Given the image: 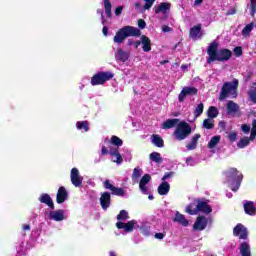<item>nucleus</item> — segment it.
I'll use <instances>...</instances> for the list:
<instances>
[{
    "label": "nucleus",
    "mask_w": 256,
    "mask_h": 256,
    "mask_svg": "<svg viewBox=\"0 0 256 256\" xmlns=\"http://www.w3.org/2000/svg\"><path fill=\"white\" fill-rule=\"evenodd\" d=\"M174 221L176 223H179L180 225H182L183 227H187L189 225V220L185 218V215L176 212Z\"/></svg>",
    "instance_id": "bb28decb"
},
{
    "label": "nucleus",
    "mask_w": 256,
    "mask_h": 256,
    "mask_svg": "<svg viewBox=\"0 0 256 256\" xmlns=\"http://www.w3.org/2000/svg\"><path fill=\"white\" fill-rule=\"evenodd\" d=\"M200 33H201V24H198L190 29V37L192 39H198Z\"/></svg>",
    "instance_id": "2f4dec72"
},
{
    "label": "nucleus",
    "mask_w": 256,
    "mask_h": 256,
    "mask_svg": "<svg viewBox=\"0 0 256 256\" xmlns=\"http://www.w3.org/2000/svg\"><path fill=\"white\" fill-rule=\"evenodd\" d=\"M40 203H44L45 205H48L52 211L55 209V205L53 204V199H51V196L49 194H42L39 198Z\"/></svg>",
    "instance_id": "5701e85b"
},
{
    "label": "nucleus",
    "mask_w": 256,
    "mask_h": 256,
    "mask_svg": "<svg viewBox=\"0 0 256 256\" xmlns=\"http://www.w3.org/2000/svg\"><path fill=\"white\" fill-rule=\"evenodd\" d=\"M247 7H250V15L251 17H255L256 13V0H250V5Z\"/></svg>",
    "instance_id": "a18cd8bd"
},
{
    "label": "nucleus",
    "mask_w": 256,
    "mask_h": 256,
    "mask_svg": "<svg viewBox=\"0 0 256 256\" xmlns=\"http://www.w3.org/2000/svg\"><path fill=\"white\" fill-rule=\"evenodd\" d=\"M233 51L236 57H241V55H243V48H241V46L235 47Z\"/></svg>",
    "instance_id": "8fccbe9b"
},
{
    "label": "nucleus",
    "mask_w": 256,
    "mask_h": 256,
    "mask_svg": "<svg viewBox=\"0 0 256 256\" xmlns=\"http://www.w3.org/2000/svg\"><path fill=\"white\" fill-rule=\"evenodd\" d=\"M129 57H131V53L121 48H118L117 51L115 52V59L120 63H125L126 61H129Z\"/></svg>",
    "instance_id": "2eb2a0df"
},
{
    "label": "nucleus",
    "mask_w": 256,
    "mask_h": 256,
    "mask_svg": "<svg viewBox=\"0 0 256 256\" xmlns=\"http://www.w3.org/2000/svg\"><path fill=\"white\" fill-rule=\"evenodd\" d=\"M219 127H221V129H225V127H226L225 121H220L219 122Z\"/></svg>",
    "instance_id": "0e129e2a"
},
{
    "label": "nucleus",
    "mask_w": 256,
    "mask_h": 256,
    "mask_svg": "<svg viewBox=\"0 0 256 256\" xmlns=\"http://www.w3.org/2000/svg\"><path fill=\"white\" fill-rule=\"evenodd\" d=\"M141 175H143V169L139 167L134 168L132 173V181H134V183H137V180L141 177Z\"/></svg>",
    "instance_id": "c9c22d12"
},
{
    "label": "nucleus",
    "mask_w": 256,
    "mask_h": 256,
    "mask_svg": "<svg viewBox=\"0 0 256 256\" xmlns=\"http://www.w3.org/2000/svg\"><path fill=\"white\" fill-rule=\"evenodd\" d=\"M251 141V138L249 137H244L241 138L240 141L237 143L238 149H244V147H247Z\"/></svg>",
    "instance_id": "58836bf2"
},
{
    "label": "nucleus",
    "mask_w": 256,
    "mask_h": 256,
    "mask_svg": "<svg viewBox=\"0 0 256 256\" xmlns=\"http://www.w3.org/2000/svg\"><path fill=\"white\" fill-rule=\"evenodd\" d=\"M103 35L105 37H107V35H109V28H107V26H104L102 29Z\"/></svg>",
    "instance_id": "052dcab7"
},
{
    "label": "nucleus",
    "mask_w": 256,
    "mask_h": 256,
    "mask_svg": "<svg viewBox=\"0 0 256 256\" xmlns=\"http://www.w3.org/2000/svg\"><path fill=\"white\" fill-rule=\"evenodd\" d=\"M148 183H151V175L145 174L139 182V189L144 195H149Z\"/></svg>",
    "instance_id": "f8f14e48"
},
{
    "label": "nucleus",
    "mask_w": 256,
    "mask_h": 256,
    "mask_svg": "<svg viewBox=\"0 0 256 256\" xmlns=\"http://www.w3.org/2000/svg\"><path fill=\"white\" fill-rule=\"evenodd\" d=\"M154 237H155V239L161 240V239H163L165 237V234H163V233H156L154 235Z\"/></svg>",
    "instance_id": "13d9d810"
},
{
    "label": "nucleus",
    "mask_w": 256,
    "mask_h": 256,
    "mask_svg": "<svg viewBox=\"0 0 256 256\" xmlns=\"http://www.w3.org/2000/svg\"><path fill=\"white\" fill-rule=\"evenodd\" d=\"M67 197H69V193L67 192V189H65L64 186L60 187L58 189L57 195H56V201L59 205L62 203H65L67 201Z\"/></svg>",
    "instance_id": "f3484780"
},
{
    "label": "nucleus",
    "mask_w": 256,
    "mask_h": 256,
    "mask_svg": "<svg viewBox=\"0 0 256 256\" xmlns=\"http://www.w3.org/2000/svg\"><path fill=\"white\" fill-rule=\"evenodd\" d=\"M233 235L245 241L247 240V237H249V231L243 224H237L233 229Z\"/></svg>",
    "instance_id": "1a4fd4ad"
},
{
    "label": "nucleus",
    "mask_w": 256,
    "mask_h": 256,
    "mask_svg": "<svg viewBox=\"0 0 256 256\" xmlns=\"http://www.w3.org/2000/svg\"><path fill=\"white\" fill-rule=\"evenodd\" d=\"M207 217L205 216H198L194 225H193V229L194 231H203L205 230V228L207 227Z\"/></svg>",
    "instance_id": "4468645a"
},
{
    "label": "nucleus",
    "mask_w": 256,
    "mask_h": 256,
    "mask_svg": "<svg viewBox=\"0 0 256 256\" xmlns=\"http://www.w3.org/2000/svg\"><path fill=\"white\" fill-rule=\"evenodd\" d=\"M135 225H137L135 220L128 221L127 223L121 221L116 223L117 229H124L126 233H131L135 229Z\"/></svg>",
    "instance_id": "ddd939ff"
},
{
    "label": "nucleus",
    "mask_w": 256,
    "mask_h": 256,
    "mask_svg": "<svg viewBox=\"0 0 256 256\" xmlns=\"http://www.w3.org/2000/svg\"><path fill=\"white\" fill-rule=\"evenodd\" d=\"M127 37H141V30L133 26H124L120 28L114 36V43L121 45Z\"/></svg>",
    "instance_id": "f03ea898"
},
{
    "label": "nucleus",
    "mask_w": 256,
    "mask_h": 256,
    "mask_svg": "<svg viewBox=\"0 0 256 256\" xmlns=\"http://www.w3.org/2000/svg\"><path fill=\"white\" fill-rule=\"evenodd\" d=\"M212 211L213 209L209 205V200L196 199L186 207V213L189 215H197V213L209 215Z\"/></svg>",
    "instance_id": "f257e3e1"
},
{
    "label": "nucleus",
    "mask_w": 256,
    "mask_h": 256,
    "mask_svg": "<svg viewBox=\"0 0 256 256\" xmlns=\"http://www.w3.org/2000/svg\"><path fill=\"white\" fill-rule=\"evenodd\" d=\"M177 125H179V119H168L162 123V129H173Z\"/></svg>",
    "instance_id": "393cba45"
},
{
    "label": "nucleus",
    "mask_w": 256,
    "mask_h": 256,
    "mask_svg": "<svg viewBox=\"0 0 256 256\" xmlns=\"http://www.w3.org/2000/svg\"><path fill=\"white\" fill-rule=\"evenodd\" d=\"M101 153L103 155H107V153H109V150L107 149V147L103 146L102 149H101Z\"/></svg>",
    "instance_id": "e2e57ef3"
},
{
    "label": "nucleus",
    "mask_w": 256,
    "mask_h": 256,
    "mask_svg": "<svg viewBox=\"0 0 256 256\" xmlns=\"http://www.w3.org/2000/svg\"><path fill=\"white\" fill-rule=\"evenodd\" d=\"M173 135L177 141H183L184 139H187V137L191 135V125L185 121L180 122L177 125Z\"/></svg>",
    "instance_id": "39448f33"
},
{
    "label": "nucleus",
    "mask_w": 256,
    "mask_h": 256,
    "mask_svg": "<svg viewBox=\"0 0 256 256\" xmlns=\"http://www.w3.org/2000/svg\"><path fill=\"white\" fill-rule=\"evenodd\" d=\"M235 13H237V10L235 8H231L230 10H228V12L226 13V15H235Z\"/></svg>",
    "instance_id": "bf43d9fd"
},
{
    "label": "nucleus",
    "mask_w": 256,
    "mask_h": 256,
    "mask_svg": "<svg viewBox=\"0 0 256 256\" xmlns=\"http://www.w3.org/2000/svg\"><path fill=\"white\" fill-rule=\"evenodd\" d=\"M112 145H115L116 147H121L123 145V140L117 136H112L111 138Z\"/></svg>",
    "instance_id": "49530a36"
},
{
    "label": "nucleus",
    "mask_w": 256,
    "mask_h": 256,
    "mask_svg": "<svg viewBox=\"0 0 256 256\" xmlns=\"http://www.w3.org/2000/svg\"><path fill=\"white\" fill-rule=\"evenodd\" d=\"M116 219L118 221H127V219H129V212H127L126 210H121L120 213L117 215Z\"/></svg>",
    "instance_id": "a19ab883"
},
{
    "label": "nucleus",
    "mask_w": 256,
    "mask_h": 256,
    "mask_svg": "<svg viewBox=\"0 0 256 256\" xmlns=\"http://www.w3.org/2000/svg\"><path fill=\"white\" fill-rule=\"evenodd\" d=\"M152 143L156 147H163V145H164L163 138H161V136H159L157 134L152 135Z\"/></svg>",
    "instance_id": "473e14b6"
},
{
    "label": "nucleus",
    "mask_w": 256,
    "mask_h": 256,
    "mask_svg": "<svg viewBox=\"0 0 256 256\" xmlns=\"http://www.w3.org/2000/svg\"><path fill=\"white\" fill-rule=\"evenodd\" d=\"M149 159L157 165H161V163H163V157H161V154L159 152H152L149 155Z\"/></svg>",
    "instance_id": "7c9ffc66"
},
{
    "label": "nucleus",
    "mask_w": 256,
    "mask_h": 256,
    "mask_svg": "<svg viewBox=\"0 0 256 256\" xmlns=\"http://www.w3.org/2000/svg\"><path fill=\"white\" fill-rule=\"evenodd\" d=\"M139 45H141V41H136V42H134V48H135V49H138V48H139Z\"/></svg>",
    "instance_id": "338daca9"
},
{
    "label": "nucleus",
    "mask_w": 256,
    "mask_h": 256,
    "mask_svg": "<svg viewBox=\"0 0 256 256\" xmlns=\"http://www.w3.org/2000/svg\"><path fill=\"white\" fill-rule=\"evenodd\" d=\"M203 109H204V105L203 103H200L197 105V107L194 109V117H201V115L203 114Z\"/></svg>",
    "instance_id": "79ce46f5"
},
{
    "label": "nucleus",
    "mask_w": 256,
    "mask_h": 256,
    "mask_svg": "<svg viewBox=\"0 0 256 256\" xmlns=\"http://www.w3.org/2000/svg\"><path fill=\"white\" fill-rule=\"evenodd\" d=\"M135 41H133V39H128V47H131L132 45H134Z\"/></svg>",
    "instance_id": "69168bd1"
},
{
    "label": "nucleus",
    "mask_w": 256,
    "mask_h": 256,
    "mask_svg": "<svg viewBox=\"0 0 256 256\" xmlns=\"http://www.w3.org/2000/svg\"><path fill=\"white\" fill-rule=\"evenodd\" d=\"M70 179L74 187H81V185H83V177L79 175V170L77 168H72Z\"/></svg>",
    "instance_id": "9d476101"
},
{
    "label": "nucleus",
    "mask_w": 256,
    "mask_h": 256,
    "mask_svg": "<svg viewBox=\"0 0 256 256\" xmlns=\"http://www.w3.org/2000/svg\"><path fill=\"white\" fill-rule=\"evenodd\" d=\"M219 48V44L217 42H212L207 49V53L209 55L208 59H215V57L217 56V53L219 50H217Z\"/></svg>",
    "instance_id": "aec40b11"
},
{
    "label": "nucleus",
    "mask_w": 256,
    "mask_h": 256,
    "mask_svg": "<svg viewBox=\"0 0 256 256\" xmlns=\"http://www.w3.org/2000/svg\"><path fill=\"white\" fill-rule=\"evenodd\" d=\"M138 27H139V29H145V27H147V23L145 22V20L139 19L138 20Z\"/></svg>",
    "instance_id": "864d4df0"
},
{
    "label": "nucleus",
    "mask_w": 256,
    "mask_h": 256,
    "mask_svg": "<svg viewBox=\"0 0 256 256\" xmlns=\"http://www.w3.org/2000/svg\"><path fill=\"white\" fill-rule=\"evenodd\" d=\"M239 249L241 256H251V246L248 242H242Z\"/></svg>",
    "instance_id": "b1692460"
},
{
    "label": "nucleus",
    "mask_w": 256,
    "mask_h": 256,
    "mask_svg": "<svg viewBox=\"0 0 256 256\" xmlns=\"http://www.w3.org/2000/svg\"><path fill=\"white\" fill-rule=\"evenodd\" d=\"M202 125L204 129H213L215 127V120L211 118H207L203 121Z\"/></svg>",
    "instance_id": "ea45409f"
},
{
    "label": "nucleus",
    "mask_w": 256,
    "mask_h": 256,
    "mask_svg": "<svg viewBox=\"0 0 256 256\" xmlns=\"http://www.w3.org/2000/svg\"><path fill=\"white\" fill-rule=\"evenodd\" d=\"M76 127L77 129H84V131H89V122L87 121L77 122Z\"/></svg>",
    "instance_id": "c03bdc74"
},
{
    "label": "nucleus",
    "mask_w": 256,
    "mask_h": 256,
    "mask_svg": "<svg viewBox=\"0 0 256 256\" xmlns=\"http://www.w3.org/2000/svg\"><path fill=\"white\" fill-rule=\"evenodd\" d=\"M100 205L104 211H107L111 206V194L109 192L102 193L100 197Z\"/></svg>",
    "instance_id": "dca6fc26"
},
{
    "label": "nucleus",
    "mask_w": 256,
    "mask_h": 256,
    "mask_svg": "<svg viewBox=\"0 0 256 256\" xmlns=\"http://www.w3.org/2000/svg\"><path fill=\"white\" fill-rule=\"evenodd\" d=\"M113 77V72H98L91 78V85H105L106 81H111Z\"/></svg>",
    "instance_id": "423d86ee"
},
{
    "label": "nucleus",
    "mask_w": 256,
    "mask_h": 256,
    "mask_svg": "<svg viewBox=\"0 0 256 256\" xmlns=\"http://www.w3.org/2000/svg\"><path fill=\"white\" fill-rule=\"evenodd\" d=\"M199 139H201V134H195L192 137L191 142L186 146V149L188 151H193V150L197 149V143H198Z\"/></svg>",
    "instance_id": "a878e982"
},
{
    "label": "nucleus",
    "mask_w": 256,
    "mask_h": 256,
    "mask_svg": "<svg viewBox=\"0 0 256 256\" xmlns=\"http://www.w3.org/2000/svg\"><path fill=\"white\" fill-rule=\"evenodd\" d=\"M248 97L252 103H256V82L252 84L250 90L248 91Z\"/></svg>",
    "instance_id": "72a5a7b5"
},
{
    "label": "nucleus",
    "mask_w": 256,
    "mask_h": 256,
    "mask_svg": "<svg viewBox=\"0 0 256 256\" xmlns=\"http://www.w3.org/2000/svg\"><path fill=\"white\" fill-rule=\"evenodd\" d=\"M111 2L109 0H104L105 13L108 18H111Z\"/></svg>",
    "instance_id": "37998d69"
},
{
    "label": "nucleus",
    "mask_w": 256,
    "mask_h": 256,
    "mask_svg": "<svg viewBox=\"0 0 256 256\" xmlns=\"http://www.w3.org/2000/svg\"><path fill=\"white\" fill-rule=\"evenodd\" d=\"M237 87H239V80L234 78L232 82H225L220 91L219 100L225 101L229 95L237 97Z\"/></svg>",
    "instance_id": "7ed1b4c3"
},
{
    "label": "nucleus",
    "mask_w": 256,
    "mask_h": 256,
    "mask_svg": "<svg viewBox=\"0 0 256 256\" xmlns=\"http://www.w3.org/2000/svg\"><path fill=\"white\" fill-rule=\"evenodd\" d=\"M162 31H163V33H170V31H173V28H171L167 25H163L162 26Z\"/></svg>",
    "instance_id": "4d7b16f0"
},
{
    "label": "nucleus",
    "mask_w": 256,
    "mask_h": 256,
    "mask_svg": "<svg viewBox=\"0 0 256 256\" xmlns=\"http://www.w3.org/2000/svg\"><path fill=\"white\" fill-rule=\"evenodd\" d=\"M199 93V90L193 86H186L182 88V91L178 95V101L179 103H183L187 97H193V95H197Z\"/></svg>",
    "instance_id": "6e6552de"
},
{
    "label": "nucleus",
    "mask_w": 256,
    "mask_h": 256,
    "mask_svg": "<svg viewBox=\"0 0 256 256\" xmlns=\"http://www.w3.org/2000/svg\"><path fill=\"white\" fill-rule=\"evenodd\" d=\"M186 163H187V165H191V166H193V163H194L193 158H192V157H188V158H186Z\"/></svg>",
    "instance_id": "680f3d73"
},
{
    "label": "nucleus",
    "mask_w": 256,
    "mask_h": 256,
    "mask_svg": "<svg viewBox=\"0 0 256 256\" xmlns=\"http://www.w3.org/2000/svg\"><path fill=\"white\" fill-rule=\"evenodd\" d=\"M109 153L112 157H114L112 158L114 163H117V165H121V163H123V156H121V153H119V149H110Z\"/></svg>",
    "instance_id": "412c9836"
},
{
    "label": "nucleus",
    "mask_w": 256,
    "mask_h": 256,
    "mask_svg": "<svg viewBox=\"0 0 256 256\" xmlns=\"http://www.w3.org/2000/svg\"><path fill=\"white\" fill-rule=\"evenodd\" d=\"M203 3V0H195L194 5H201Z\"/></svg>",
    "instance_id": "774afa93"
},
{
    "label": "nucleus",
    "mask_w": 256,
    "mask_h": 256,
    "mask_svg": "<svg viewBox=\"0 0 256 256\" xmlns=\"http://www.w3.org/2000/svg\"><path fill=\"white\" fill-rule=\"evenodd\" d=\"M228 139L229 141H231L232 143L237 141V132H232L228 135Z\"/></svg>",
    "instance_id": "603ef678"
},
{
    "label": "nucleus",
    "mask_w": 256,
    "mask_h": 256,
    "mask_svg": "<svg viewBox=\"0 0 256 256\" xmlns=\"http://www.w3.org/2000/svg\"><path fill=\"white\" fill-rule=\"evenodd\" d=\"M49 219H51L52 221H63L65 219V211H63L62 209L51 211L49 213Z\"/></svg>",
    "instance_id": "a211bd4d"
},
{
    "label": "nucleus",
    "mask_w": 256,
    "mask_h": 256,
    "mask_svg": "<svg viewBox=\"0 0 256 256\" xmlns=\"http://www.w3.org/2000/svg\"><path fill=\"white\" fill-rule=\"evenodd\" d=\"M145 4L143 6L144 11H148V9H151L153 7V3H155V0H144Z\"/></svg>",
    "instance_id": "09e8293b"
},
{
    "label": "nucleus",
    "mask_w": 256,
    "mask_h": 256,
    "mask_svg": "<svg viewBox=\"0 0 256 256\" xmlns=\"http://www.w3.org/2000/svg\"><path fill=\"white\" fill-rule=\"evenodd\" d=\"M123 13V6H118L115 9V15H117V17H119V15H121Z\"/></svg>",
    "instance_id": "6e6d98bb"
},
{
    "label": "nucleus",
    "mask_w": 256,
    "mask_h": 256,
    "mask_svg": "<svg viewBox=\"0 0 256 256\" xmlns=\"http://www.w3.org/2000/svg\"><path fill=\"white\" fill-rule=\"evenodd\" d=\"M233 53L229 49H221L218 50L216 56L214 58H208V63H213V61H229Z\"/></svg>",
    "instance_id": "0eeeda50"
},
{
    "label": "nucleus",
    "mask_w": 256,
    "mask_h": 256,
    "mask_svg": "<svg viewBox=\"0 0 256 256\" xmlns=\"http://www.w3.org/2000/svg\"><path fill=\"white\" fill-rule=\"evenodd\" d=\"M227 182L231 183L232 191H239V187H241V181H243V174L239 175V171L236 168H231L226 172Z\"/></svg>",
    "instance_id": "20e7f679"
},
{
    "label": "nucleus",
    "mask_w": 256,
    "mask_h": 256,
    "mask_svg": "<svg viewBox=\"0 0 256 256\" xmlns=\"http://www.w3.org/2000/svg\"><path fill=\"white\" fill-rule=\"evenodd\" d=\"M104 187L105 189H109L111 191L112 195H116L117 197H124L125 196V190L123 188H117L111 184L109 180L104 181Z\"/></svg>",
    "instance_id": "9b49d317"
},
{
    "label": "nucleus",
    "mask_w": 256,
    "mask_h": 256,
    "mask_svg": "<svg viewBox=\"0 0 256 256\" xmlns=\"http://www.w3.org/2000/svg\"><path fill=\"white\" fill-rule=\"evenodd\" d=\"M253 27H255V24L253 22L246 25L242 30L243 37H249L250 33L253 31Z\"/></svg>",
    "instance_id": "4c0bfd02"
},
{
    "label": "nucleus",
    "mask_w": 256,
    "mask_h": 256,
    "mask_svg": "<svg viewBox=\"0 0 256 256\" xmlns=\"http://www.w3.org/2000/svg\"><path fill=\"white\" fill-rule=\"evenodd\" d=\"M255 137H256V120H253L251 134H250V140L254 141Z\"/></svg>",
    "instance_id": "de8ad7c7"
},
{
    "label": "nucleus",
    "mask_w": 256,
    "mask_h": 256,
    "mask_svg": "<svg viewBox=\"0 0 256 256\" xmlns=\"http://www.w3.org/2000/svg\"><path fill=\"white\" fill-rule=\"evenodd\" d=\"M244 211L246 215H255L256 213L255 203L253 201H245Z\"/></svg>",
    "instance_id": "4be33fe9"
},
{
    "label": "nucleus",
    "mask_w": 256,
    "mask_h": 256,
    "mask_svg": "<svg viewBox=\"0 0 256 256\" xmlns=\"http://www.w3.org/2000/svg\"><path fill=\"white\" fill-rule=\"evenodd\" d=\"M241 130L243 131V133H249V131H251V126L247 125V124H243L241 126Z\"/></svg>",
    "instance_id": "5fc2aeb1"
},
{
    "label": "nucleus",
    "mask_w": 256,
    "mask_h": 256,
    "mask_svg": "<svg viewBox=\"0 0 256 256\" xmlns=\"http://www.w3.org/2000/svg\"><path fill=\"white\" fill-rule=\"evenodd\" d=\"M207 115H208L209 119L213 120V119H215V117H217V115H219V110L215 106H210L207 111Z\"/></svg>",
    "instance_id": "f704fd0d"
},
{
    "label": "nucleus",
    "mask_w": 256,
    "mask_h": 256,
    "mask_svg": "<svg viewBox=\"0 0 256 256\" xmlns=\"http://www.w3.org/2000/svg\"><path fill=\"white\" fill-rule=\"evenodd\" d=\"M171 189V185L168 184V182H162L158 186V193L159 195H167Z\"/></svg>",
    "instance_id": "c756f323"
},
{
    "label": "nucleus",
    "mask_w": 256,
    "mask_h": 256,
    "mask_svg": "<svg viewBox=\"0 0 256 256\" xmlns=\"http://www.w3.org/2000/svg\"><path fill=\"white\" fill-rule=\"evenodd\" d=\"M141 42H142V49L145 53H149L151 51V39L149 37L143 35L141 37Z\"/></svg>",
    "instance_id": "c85d7f7f"
},
{
    "label": "nucleus",
    "mask_w": 256,
    "mask_h": 256,
    "mask_svg": "<svg viewBox=\"0 0 256 256\" xmlns=\"http://www.w3.org/2000/svg\"><path fill=\"white\" fill-rule=\"evenodd\" d=\"M175 175V172H167L163 177H162V181L166 182L167 179H171V177H173Z\"/></svg>",
    "instance_id": "3c124183"
},
{
    "label": "nucleus",
    "mask_w": 256,
    "mask_h": 256,
    "mask_svg": "<svg viewBox=\"0 0 256 256\" xmlns=\"http://www.w3.org/2000/svg\"><path fill=\"white\" fill-rule=\"evenodd\" d=\"M239 111V105L233 101L227 103V115H233Z\"/></svg>",
    "instance_id": "cd10ccee"
},
{
    "label": "nucleus",
    "mask_w": 256,
    "mask_h": 256,
    "mask_svg": "<svg viewBox=\"0 0 256 256\" xmlns=\"http://www.w3.org/2000/svg\"><path fill=\"white\" fill-rule=\"evenodd\" d=\"M219 141H221V136L212 137L208 143V148L215 149V147H217V145H219Z\"/></svg>",
    "instance_id": "e433bc0d"
},
{
    "label": "nucleus",
    "mask_w": 256,
    "mask_h": 256,
    "mask_svg": "<svg viewBox=\"0 0 256 256\" xmlns=\"http://www.w3.org/2000/svg\"><path fill=\"white\" fill-rule=\"evenodd\" d=\"M171 10V4L167 2L160 3L158 6H154V11L156 15H159V13H167V11Z\"/></svg>",
    "instance_id": "6ab92c4d"
}]
</instances>
